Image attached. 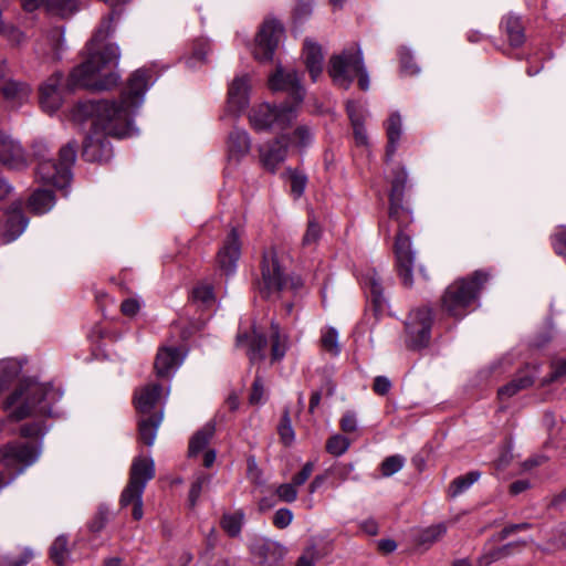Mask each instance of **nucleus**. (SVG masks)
I'll list each match as a JSON object with an SVG mask.
<instances>
[{
    "label": "nucleus",
    "mask_w": 566,
    "mask_h": 566,
    "mask_svg": "<svg viewBox=\"0 0 566 566\" xmlns=\"http://www.w3.org/2000/svg\"><path fill=\"white\" fill-rule=\"evenodd\" d=\"M385 126L388 137L386 157L387 159H390L396 153L402 135V119L400 114L397 112L390 114Z\"/></svg>",
    "instance_id": "29"
},
{
    "label": "nucleus",
    "mask_w": 566,
    "mask_h": 566,
    "mask_svg": "<svg viewBox=\"0 0 566 566\" xmlns=\"http://www.w3.org/2000/svg\"><path fill=\"white\" fill-rule=\"evenodd\" d=\"M63 396L60 387L51 382H39L23 378L4 401V409L11 410L9 419L20 421L33 416H52V406Z\"/></svg>",
    "instance_id": "4"
},
{
    "label": "nucleus",
    "mask_w": 566,
    "mask_h": 566,
    "mask_svg": "<svg viewBox=\"0 0 566 566\" xmlns=\"http://www.w3.org/2000/svg\"><path fill=\"white\" fill-rule=\"evenodd\" d=\"M250 551L259 563L269 565L276 564L284 555V548L279 543L265 538L256 539Z\"/></svg>",
    "instance_id": "23"
},
{
    "label": "nucleus",
    "mask_w": 566,
    "mask_h": 566,
    "mask_svg": "<svg viewBox=\"0 0 566 566\" xmlns=\"http://www.w3.org/2000/svg\"><path fill=\"white\" fill-rule=\"evenodd\" d=\"M350 446V441L342 436V434H335L332 436L327 442H326V450L328 453L339 457L344 454Z\"/></svg>",
    "instance_id": "47"
},
{
    "label": "nucleus",
    "mask_w": 566,
    "mask_h": 566,
    "mask_svg": "<svg viewBox=\"0 0 566 566\" xmlns=\"http://www.w3.org/2000/svg\"><path fill=\"white\" fill-rule=\"evenodd\" d=\"M155 476V463L150 458L138 457L133 461L129 481L120 495V505L127 506L143 501L147 483Z\"/></svg>",
    "instance_id": "10"
},
{
    "label": "nucleus",
    "mask_w": 566,
    "mask_h": 566,
    "mask_svg": "<svg viewBox=\"0 0 566 566\" xmlns=\"http://www.w3.org/2000/svg\"><path fill=\"white\" fill-rule=\"evenodd\" d=\"M161 420L163 413H159L157 416L144 418L139 421V438L145 444L149 447L154 444Z\"/></svg>",
    "instance_id": "33"
},
{
    "label": "nucleus",
    "mask_w": 566,
    "mask_h": 566,
    "mask_svg": "<svg viewBox=\"0 0 566 566\" xmlns=\"http://www.w3.org/2000/svg\"><path fill=\"white\" fill-rule=\"evenodd\" d=\"M432 324V312L429 307L413 310L406 323L407 343L412 348H421L429 344Z\"/></svg>",
    "instance_id": "12"
},
{
    "label": "nucleus",
    "mask_w": 566,
    "mask_h": 566,
    "mask_svg": "<svg viewBox=\"0 0 566 566\" xmlns=\"http://www.w3.org/2000/svg\"><path fill=\"white\" fill-rule=\"evenodd\" d=\"M319 237H321L319 226L314 221H308L306 232L302 240L303 245L310 247L312 244H315L318 241Z\"/></svg>",
    "instance_id": "57"
},
{
    "label": "nucleus",
    "mask_w": 566,
    "mask_h": 566,
    "mask_svg": "<svg viewBox=\"0 0 566 566\" xmlns=\"http://www.w3.org/2000/svg\"><path fill=\"white\" fill-rule=\"evenodd\" d=\"M109 517V510L106 505H101L93 517V520L90 522L88 527L92 532L98 533L101 532L106 523L108 522Z\"/></svg>",
    "instance_id": "52"
},
{
    "label": "nucleus",
    "mask_w": 566,
    "mask_h": 566,
    "mask_svg": "<svg viewBox=\"0 0 566 566\" xmlns=\"http://www.w3.org/2000/svg\"><path fill=\"white\" fill-rule=\"evenodd\" d=\"M538 374L537 367H528L525 370H522L516 378H514L511 382L506 384L505 386L501 387L497 391L499 397L501 399L511 398L515 394H517L520 390L528 388L533 385L536 376Z\"/></svg>",
    "instance_id": "24"
},
{
    "label": "nucleus",
    "mask_w": 566,
    "mask_h": 566,
    "mask_svg": "<svg viewBox=\"0 0 566 566\" xmlns=\"http://www.w3.org/2000/svg\"><path fill=\"white\" fill-rule=\"evenodd\" d=\"M251 148L249 134L241 128H233L228 137V154L231 160L239 161Z\"/></svg>",
    "instance_id": "25"
},
{
    "label": "nucleus",
    "mask_w": 566,
    "mask_h": 566,
    "mask_svg": "<svg viewBox=\"0 0 566 566\" xmlns=\"http://www.w3.org/2000/svg\"><path fill=\"white\" fill-rule=\"evenodd\" d=\"M321 344L324 350L333 356H337L340 353L338 332L334 327H327L322 331Z\"/></svg>",
    "instance_id": "41"
},
{
    "label": "nucleus",
    "mask_w": 566,
    "mask_h": 566,
    "mask_svg": "<svg viewBox=\"0 0 566 566\" xmlns=\"http://www.w3.org/2000/svg\"><path fill=\"white\" fill-rule=\"evenodd\" d=\"M340 428L346 433L355 432L357 429V420L355 413H345L340 420Z\"/></svg>",
    "instance_id": "63"
},
{
    "label": "nucleus",
    "mask_w": 566,
    "mask_h": 566,
    "mask_svg": "<svg viewBox=\"0 0 566 566\" xmlns=\"http://www.w3.org/2000/svg\"><path fill=\"white\" fill-rule=\"evenodd\" d=\"M283 35V27L276 20H265L261 25L253 48V55L260 62L271 61Z\"/></svg>",
    "instance_id": "11"
},
{
    "label": "nucleus",
    "mask_w": 566,
    "mask_h": 566,
    "mask_svg": "<svg viewBox=\"0 0 566 566\" xmlns=\"http://www.w3.org/2000/svg\"><path fill=\"white\" fill-rule=\"evenodd\" d=\"M239 348H244L251 363L263 360L268 340L254 326L251 332H239L235 339Z\"/></svg>",
    "instance_id": "17"
},
{
    "label": "nucleus",
    "mask_w": 566,
    "mask_h": 566,
    "mask_svg": "<svg viewBox=\"0 0 566 566\" xmlns=\"http://www.w3.org/2000/svg\"><path fill=\"white\" fill-rule=\"evenodd\" d=\"M301 285L298 277H287L283 272L276 252L271 249L263 254L262 281L259 285L260 293L269 297L289 287L296 289Z\"/></svg>",
    "instance_id": "9"
},
{
    "label": "nucleus",
    "mask_w": 566,
    "mask_h": 566,
    "mask_svg": "<svg viewBox=\"0 0 566 566\" xmlns=\"http://www.w3.org/2000/svg\"><path fill=\"white\" fill-rule=\"evenodd\" d=\"M209 475L205 474V473H200L196 476L195 481L191 483L190 485V490H189V496H188V501H189V504L191 507H193L200 495H201V492H202V489L206 484L209 483Z\"/></svg>",
    "instance_id": "49"
},
{
    "label": "nucleus",
    "mask_w": 566,
    "mask_h": 566,
    "mask_svg": "<svg viewBox=\"0 0 566 566\" xmlns=\"http://www.w3.org/2000/svg\"><path fill=\"white\" fill-rule=\"evenodd\" d=\"M282 502L292 503L297 499V486L291 483L280 484L275 491Z\"/></svg>",
    "instance_id": "54"
},
{
    "label": "nucleus",
    "mask_w": 566,
    "mask_h": 566,
    "mask_svg": "<svg viewBox=\"0 0 566 566\" xmlns=\"http://www.w3.org/2000/svg\"><path fill=\"white\" fill-rule=\"evenodd\" d=\"M566 378V358L557 359L552 363V373L548 377L543 378L542 385L560 381Z\"/></svg>",
    "instance_id": "50"
},
{
    "label": "nucleus",
    "mask_w": 566,
    "mask_h": 566,
    "mask_svg": "<svg viewBox=\"0 0 566 566\" xmlns=\"http://www.w3.org/2000/svg\"><path fill=\"white\" fill-rule=\"evenodd\" d=\"M45 42L49 50L43 49V53L50 55L52 59H60L61 52L64 49V30L62 28H54L45 35Z\"/></svg>",
    "instance_id": "37"
},
{
    "label": "nucleus",
    "mask_w": 566,
    "mask_h": 566,
    "mask_svg": "<svg viewBox=\"0 0 566 566\" xmlns=\"http://www.w3.org/2000/svg\"><path fill=\"white\" fill-rule=\"evenodd\" d=\"M28 226V219L21 210L20 203L14 205L0 220V239L9 243L18 239Z\"/></svg>",
    "instance_id": "16"
},
{
    "label": "nucleus",
    "mask_w": 566,
    "mask_h": 566,
    "mask_svg": "<svg viewBox=\"0 0 566 566\" xmlns=\"http://www.w3.org/2000/svg\"><path fill=\"white\" fill-rule=\"evenodd\" d=\"M405 461V458L399 454L386 458L380 465L381 474L386 478L391 476L403 468Z\"/></svg>",
    "instance_id": "48"
},
{
    "label": "nucleus",
    "mask_w": 566,
    "mask_h": 566,
    "mask_svg": "<svg viewBox=\"0 0 566 566\" xmlns=\"http://www.w3.org/2000/svg\"><path fill=\"white\" fill-rule=\"evenodd\" d=\"M241 253L240 234L237 229H232L222 248L218 252L217 261L219 269L230 275L235 271L237 262Z\"/></svg>",
    "instance_id": "15"
},
{
    "label": "nucleus",
    "mask_w": 566,
    "mask_h": 566,
    "mask_svg": "<svg viewBox=\"0 0 566 566\" xmlns=\"http://www.w3.org/2000/svg\"><path fill=\"white\" fill-rule=\"evenodd\" d=\"M140 310V302L137 298H126L122 302L120 311L124 315L133 317Z\"/></svg>",
    "instance_id": "61"
},
{
    "label": "nucleus",
    "mask_w": 566,
    "mask_h": 566,
    "mask_svg": "<svg viewBox=\"0 0 566 566\" xmlns=\"http://www.w3.org/2000/svg\"><path fill=\"white\" fill-rule=\"evenodd\" d=\"M154 82L148 70L138 69L128 78L119 98L87 101L78 105V111L92 117L94 130L116 138L133 137L138 134L134 117Z\"/></svg>",
    "instance_id": "2"
},
{
    "label": "nucleus",
    "mask_w": 566,
    "mask_h": 566,
    "mask_svg": "<svg viewBox=\"0 0 566 566\" xmlns=\"http://www.w3.org/2000/svg\"><path fill=\"white\" fill-rule=\"evenodd\" d=\"M304 62L313 82H316L323 71V52L322 48L310 40L304 42L303 49Z\"/></svg>",
    "instance_id": "26"
},
{
    "label": "nucleus",
    "mask_w": 566,
    "mask_h": 566,
    "mask_svg": "<svg viewBox=\"0 0 566 566\" xmlns=\"http://www.w3.org/2000/svg\"><path fill=\"white\" fill-rule=\"evenodd\" d=\"M289 150V136L281 135L260 146V160L263 167L275 172L280 165L286 159Z\"/></svg>",
    "instance_id": "14"
},
{
    "label": "nucleus",
    "mask_w": 566,
    "mask_h": 566,
    "mask_svg": "<svg viewBox=\"0 0 566 566\" xmlns=\"http://www.w3.org/2000/svg\"><path fill=\"white\" fill-rule=\"evenodd\" d=\"M0 92L12 105H22L29 99L31 88L27 83L12 78L0 82Z\"/></svg>",
    "instance_id": "27"
},
{
    "label": "nucleus",
    "mask_w": 566,
    "mask_h": 566,
    "mask_svg": "<svg viewBox=\"0 0 566 566\" xmlns=\"http://www.w3.org/2000/svg\"><path fill=\"white\" fill-rule=\"evenodd\" d=\"M313 470H314V463L313 462H306L303 468L301 469L300 472H297L293 478H292V483L296 486H301L303 485L307 480L308 478L312 475L313 473Z\"/></svg>",
    "instance_id": "60"
},
{
    "label": "nucleus",
    "mask_w": 566,
    "mask_h": 566,
    "mask_svg": "<svg viewBox=\"0 0 566 566\" xmlns=\"http://www.w3.org/2000/svg\"><path fill=\"white\" fill-rule=\"evenodd\" d=\"M0 163L14 170H21L28 166L21 145L3 133H0Z\"/></svg>",
    "instance_id": "18"
},
{
    "label": "nucleus",
    "mask_w": 566,
    "mask_h": 566,
    "mask_svg": "<svg viewBox=\"0 0 566 566\" xmlns=\"http://www.w3.org/2000/svg\"><path fill=\"white\" fill-rule=\"evenodd\" d=\"M107 135H102L99 130H94L84 142L83 157L92 163H107L113 156V149Z\"/></svg>",
    "instance_id": "19"
},
{
    "label": "nucleus",
    "mask_w": 566,
    "mask_h": 566,
    "mask_svg": "<svg viewBox=\"0 0 566 566\" xmlns=\"http://www.w3.org/2000/svg\"><path fill=\"white\" fill-rule=\"evenodd\" d=\"M481 476L479 471H471L464 475L455 478L449 486V495L457 497L469 490Z\"/></svg>",
    "instance_id": "38"
},
{
    "label": "nucleus",
    "mask_w": 566,
    "mask_h": 566,
    "mask_svg": "<svg viewBox=\"0 0 566 566\" xmlns=\"http://www.w3.org/2000/svg\"><path fill=\"white\" fill-rule=\"evenodd\" d=\"M566 547V523L554 528L546 546L541 547L543 552L559 551Z\"/></svg>",
    "instance_id": "44"
},
{
    "label": "nucleus",
    "mask_w": 566,
    "mask_h": 566,
    "mask_svg": "<svg viewBox=\"0 0 566 566\" xmlns=\"http://www.w3.org/2000/svg\"><path fill=\"white\" fill-rule=\"evenodd\" d=\"M296 116L295 105H287V103L280 107L261 103L253 106L249 113L250 124L255 130L284 129Z\"/></svg>",
    "instance_id": "8"
},
{
    "label": "nucleus",
    "mask_w": 566,
    "mask_h": 566,
    "mask_svg": "<svg viewBox=\"0 0 566 566\" xmlns=\"http://www.w3.org/2000/svg\"><path fill=\"white\" fill-rule=\"evenodd\" d=\"M291 188L295 197H301L306 186V177L297 171L290 170Z\"/></svg>",
    "instance_id": "58"
},
{
    "label": "nucleus",
    "mask_w": 566,
    "mask_h": 566,
    "mask_svg": "<svg viewBox=\"0 0 566 566\" xmlns=\"http://www.w3.org/2000/svg\"><path fill=\"white\" fill-rule=\"evenodd\" d=\"M363 64L361 49L358 45H353L331 56L327 72L335 85L348 90L356 78L357 72L363 70Z\"/></svg>",
    "instance_id": "7"
},
{
    "label": "nucleus",
    "mask_w": 566,
    "mask_h": 566,
    "mask_svg": "<svg viewBox=\"0 0 566 566\" xmlns=\"http://www.w3.org/2000/svg\"><path fill=\"white\" fill-rule=\"evenodd\" d=\"M289 339L287 335L282 333L280 326L271 323V359L272 361L281 360L287 350Z\"/></svg>",
    "instance_id": "32"
},
{
    "label": "nucleus",
    "mask_w": 566,
    "mask_h": 566,
    "mask_svg": "<svg viewBox=\"0 0 566 566\" xmlns=\"http://www.w3.org/2000/svg\"><path fill=\"white\" fill-rule=\"evenodd\" d=\"M364 284L367 289H369L373 302L377 306H380L382 303V287L378 274L375 271L368 273L365 276Z\"/></svg>",
    "instance_id": "45"
},
{
    "label": "nucleus",
    "mask_w": 566,
    "mask_h": 566,
    "mask_svg": "<svg viewBox=\"0 0 566 566\" xmlns=\"http://www.w3.org/2000/svg\"><path fill=\"white\" fill-rule=\"evenodd\" d=\"M391 387L390 380L385 376H377L374 380L373 389L378 395H386Z\"/></svg>",
    "instance_id": "64"
},
{
    "label": "nucleus",
    "mask_w": 566,
    "mask_h": 566,
    "mask_svg": "<svg viewBox=\"0 0 566 566\" xmlns=\"http://www.w3.org/2000/svg\"><path fill=\"white\" fill-rule=\"evenodd\" d=\"M21 370L22 365L17 359L0 360V395L13 382Z\"/></svg>",
    "instance_id": "31"
},
{
    "label": "nucleus",
    "mask_w": 566,
    "mask_h": 566,
    "mask_svg": "<svg viewBox=\"0 0 566 566\" xmlns=\"http://www.w3.org/2000/svg\"><path fill=\"white\" fill-rule=\"evenodd\" d=\"M503 28L512 46H520L524 42V31L518 17L507 15L504 18Z\"/></svg>",
    "instance_id": "36"
},
{
    "label": "nucleus",
    "mask_w": 566,
    "mask_h": 566,
    "mask_svg": "<svg viewBox=\"0 0 566 566\" xmlns=\"http://www.w3.org/2000/svg\"><path fill=\"white\" fill-rule=\"evenodd\" d=\"M54 206V196L50 190L39 189L29 199L30 209L38 214L50 211Z\"/></svg>",
    "instance_id": "35"
},
{
    "label": "nucleus",
    "mask_w": 566,
    "mask_h": 566,
    "mask_svg": "<svg viewBox=\"0 0 566 566\" xmlns=\"http://www.w3.org/2000/svg\"><path fill=\"white\" fill-rule=\"evenodd\" d=\"M269 85L272 91H286L293 98V103L290 105L297 106L304 98L305 91L300 83V77L296 71L290 70L284 71L277 69L276 72L270 77Z\"/></svg>",
    "instance_id": "13"
},
{
    "label": "nucleus",
    "mask_w": 566,
    "mask_h": 566,
    "mask_svg": "<svg viewBox=\"0 0 566 566\" xmlns=\"http://www.w3.org/2000/svg\"><path fill=\"white\" fill-rule=\"evenodd\" d=\"M406 182V169L403 167L397 168L395 177L391 180L389 218L398 224L395 241L398 273L403 284L411 286L413 283L412 270L415 265V251L411 248L409 234L403 231V228L412 221L410 211L402 206Z\"/></svg>",
    "instance_id": "3"
},
{
    "label": "nucleus",
    "mask_w": 566,
    "mask_h": 566,
    "mask_svg": "<svg viewBox=\"0 0 566 566\" xmlns=\"http://www.w3.org/2000/svg\"><path fill=\"white\" fill-rule=\"evenodd\" d=\"M112 18L103 21L87 44L88 56L71 72L66 86L62 85V74L55 73L40 86V105L49 114L56 112L64 98L65 91L78 87L92 91H107L116 86L119 76L111 69L117 64L119 50L115 44H107L99 49L101 42L111 32Z\"/></svg>",
    "instance_id": "1"
},
{
    "label": "nucleus",
    "mask_w": 566,
    "mask_h": 566,
    "mask_svg": "<svg viewBox=\"0 0 566 566\" xmlns=\"http://www.w3.org/2000/svg\"><path fill=\"white\" fill-rule=\"evenodd\" d=\"M446 532L447 528L443 524L429 526L420 532L418 536V544L430 546L439 541L446 534Z\"/></svg>",
    "instance_id": "43"
},
{
    "label": "nucleus",
    "mask_w": 566,
    "mask_h": 566,
    "mask_svg": "<svg viewBox=\"0 0 566 566\" xmlns=\"http://www.w3.org/2000/svg\"><path fill=\"white\" fill-rule=\"evenodd\" d=\"M489 279L488 273L475 271L472 275L454 281L442 296V308L450 316H465Z\"/></svg>",
    "instance_id": "6"
},
{
    "label": "nucleus",
    "mask_w": 566,
    "mask_h": 566,
    "mask_svg": "<svg viewBox=\"0 0 566 566\" xmlns=\"http://www.w3.org/2000/svg\"><path fill=\"white\" fill-rule=\"evenodd\" d=\"M46 431V428L42 422H32L21 427L20 434L24 438H36L39 436H43Z\"/></svg>",
    "instance_id": "59"
},
{
    "label": "nucleus",
    "mask_w": 566,
    "mask_h": 566,
    "mask_svg": "<svg viewBox=\"0 0 566 566\" xmlns=\"http://www.w3.org/2000/svg\"><path fill=\"white\" fill-rule=\"evenodd\" d=\"M313 138L312 128L307 125H300L294 129L292 137H289V146L292 145L302 151L313 143Z\"/></svg>",
    "instance_id": "40"
},
{
    "label": "nucleus",
    "mask_w": 566,
    "mask_h": 566,
    "mask_svg": "<svg viewBox=\"0 0 566 566\" xmlns=\"http://www.w3.org/2000/svg\"><path fill=\"white\" fill-rule=\"evenodd\" d=\"M161 386L151 384L139 388L135 394V405L139 412L149 413L158 402L161 395Z\"/></svg>",
    "instance_id": "28"
},
{
    "label": "nucleus",
    "mask_w": 566,
    "mask_h": 566,
    "mask_svg": "<svg viewBox=\"0 0 566 566\" xmlns=\"http://www.w3.org/2000/svg\"><path fill=\"white\" fill-rule=\"evenodd\" d=\"M279 434L285 446H290L295 438L289 411H285L279 426Z\"/></svg>",
    "instance_id": "51"
},
{
    "label": "nucleus",
    "mask_w": 566,
    "mask_h": 566,
    "mask_svg": "<svg viewBox=\"0 0 566 566\" xmlns=\"http://www.w3.org/2000/svg\"><path fill=\"white\" fill-rule=\"evenodd\" d=\"M22 8L32 12L44 6L53 14L69 17L77 11V0H21Z\"/></svg>",
    "instance_id": "22"
},
{
    "label": "nucleus",
    "mask_w": 566,
    "mask_h": 566,
    "mask_svg": "<svg viewBox=\"0 0 566 566\" xmlns=\"http://www.w3.org/2000/svg\"><path fill=\"white\" fill-rule=\"evenodd\" d=\"M245 514L243 510L239 509L231 513H224L221 517L220 524L222 530L231 537L240 535Z\"/></svg>",
    "instance_id": "34"
},
{
    "label": "nucleus",
    "mask_w": 566,
    "mask_h": 566,
    "mask_svg": "<svg viewBox=\"0 0 566 566\" xmlns=\"http://www.w3.org/2000/svg\"><path fill=\"white\" fill-rule=\"evenodd\" d=\"M193 298L201 302L206 306H210L214 302L213 289L209 284H200L192 292Z\"/></svg>",
    "instance_id": "53"
},
{
    "label": "nucleus",
    "mask_w": 566,
    "mask_h": 566,
    "mask_svg": "<svg viewBox=\"0 0 566 566\" xmlns=\"http://www.w3.org/2000/svg\"><path fill=\"white\" fill-rule=\"evenodd\" d=\"M2 11L3 8L0 7V35L7 39L12 45L21 44L25 39L24 33L13 24L6 23L2 20Z\"/></svg>",
    "instance_id": "42"
},
{
    "label": "nucleus",
    "mask_w": 566,
    "mask_h": 566,
    "mask_svg": "<svg viewBox=\"0 0 566 566\" xmlns=\"http://www.w3.org/2000/svg\"><path fill=\"white\" fill-rule=\"evenodd\" d=\"M293 521V513L290 509L282 507L279 509L273 516V524L277 528L287 527Z\"/></svg>",
    "instance_id": "56"
},
{
    "label": "nucleus",
    "mask_w": 566,
    "mask_h": 566,
    "mask_svg": "<svg viewBox=\"0 0 566 566\" xmlns=\"http://www.w3.org/2000/svg\"><path fill=\"white\" fill-rule=\"evenodd\" d=\"M250 78L247 74L235 76L228 90V111L239 116L249 104Z\"/></svg>",
    "instance_id": "20"
},
{
    "label": "nucleus",
    "mask_w": 566,
    "mask_h": 566,
    "mask_svg": "<svg viewBox=\"0 0 566 566\" xmlns=\"http://www.w3.org/2000/svg\"><path fill=\"white\" fill-rule=\"evenodd\" d=\"M214 432L216 427L212 421L207 422L201 429H199L190 439L189 455L193 458L203 451L211 438L214 436Z\"/></svg>",
    "instance_id": "30"
},
{
    "label": "nucleus",
    "mask_w": 566,
    "mask_h": 566,
    "mask_svg": "<svg viewBox=\"0 0 566 566\" xmlns=\"http://www.w3.org/2000/svg\"><path fill=\"white\" fill-rule=\"evenodd\" d=\"M520 543H509L500 547H493L484 552L478 559L479 565L488 566L492 563L510 556Z\"/></svg>",
    "instance_id": "39"
},
{
    "label": "nucleus",
    "mask_w": 566,
    "mask_h": 566,
    "mask_svg": "<svg viewBox=\"0 0 566 566\" xmlns=\"http://www.w3.org/2000/svg\"><path fill=\"white\" fill-rule=\"evenodd\" d=\"M554 249L557 254L566 258V227L555 234Z\"/></svg>",
    "instance_id": "62"
},
{
    "label": "nucleus",
    "mask_w": 566,
    "mask_h": 566,
    "mask_svg": "<svg viewBox=\"0 0 566 566\" xmlns=\"http://www.w3.org/2000/svg\"><path fill=\"white\" fill-rule=\"evenodd\" d=\"M69 556L67 539L65 536H59L50 548V557L57 565H63Z\"/></svg>",
    "instance_id": "46"
},
{
    "label": "nucleus",
    "mask_w": 566,
    "mask_h": 566,
    "mask_svg": "<svg viewBox=\"0 0 566 566\" xmlns=\"http://www.w3.org/2000/svg\"><path fill=\"white\" fill-rule=\"evenodd\" d=\"M185 353L178 347H163L155 359V370L158 377H170L182 364Z\"/></svg>",
    "instance_id": "21"
},
{
    "label": "nucleus",
    "mask_w": 566,
    "mask_h": 566,
    "mask_svg": "<svg viewBox=\"0 0 566 566\" xmlns=\"http://www.w3.org/2000/svg\"><path fill=\"white\" fill-rule=\"evenodd\" d=\"M265 400L264 382L261 376L256 375L252 385V391L250 395V402L253 405H260Z\"/></svg>",
    "instance_id": "55"
},
{
    "label": "nucleus",
    "mask_w": 566,
    "mask_h": 566,
    "mask_svg": "<svg viewBox=\"0 0 566 566\" xmlns=\"http://www.w3.org/2000/svg\"><path fill=\"white\" fill-rule=\"evenodd\" d=\"M76 144L67 143L59 151V161L50 158L45 140H35L32 145L33 155L38 160L36 177L46 185L64 189L71 181V168L76 160Z\"/></svg>",
    "instance_id": "5"
}]
</instances>
